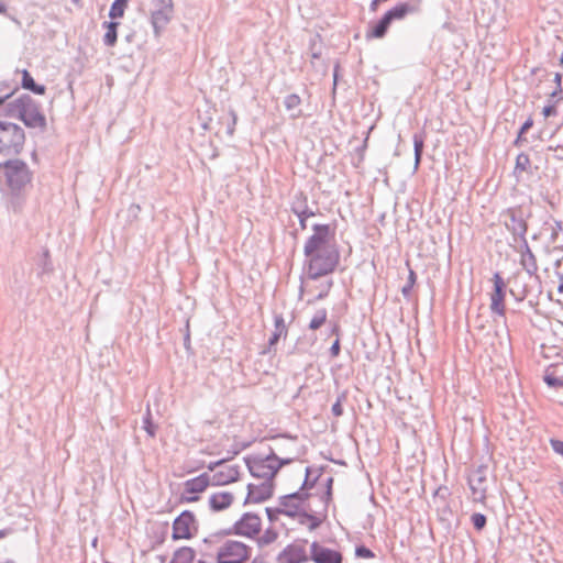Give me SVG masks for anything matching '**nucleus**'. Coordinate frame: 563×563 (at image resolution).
I'll return each instance as SVG.
<instances>
[{
  "mask_svg": "<svg viewBox=\"0 0 563 563\" xmlns=\"http://www.w3.org/2000/svg\"><path fill=\"white\" fill-rule=\"evenodd\" d=\"M559 292L563 294V275L560 277Z\"/></svg>",
  "mask_w": 563,
  "mask_h": 563,
  "instance_id": "49530a36",
  "label": "nucleus"
},
{
  "mask_svg": "<svg viewBox=\"0 0 563 563\" xmlns=\"http://www.w3.org/2000/svg\"><path fill=\"white\" fill-rule=\"evenodd\" d=\"M310 560L314 563H342V554L338 550L328 548L319 542L310 545Z\"/></svg>",
  "mask_w": 563,
  "mask_h": 563,
  "instance_id": "f8f14e48",
  "label": "nucleus"
},
{
  "mask_svg": "<svg viewBox=\"0 0 563 563\" xmlns=\"http://www.w3.org/2000/svg\"><path fill=\"white\" fill-rule=\"evenodd\" d=\"M275 325H276V332L274 333V336L271 339V344H274L275 342H277L280 335L287 334V330L284 324V319L282 317H278L275 319Z\"/></svg>",
  "mask_w": 563,
  "mask_h": 563,
  "instance_id": "7c9ffc66",
  "label": "nucleus"
},
{
  "mask_svg": "<svg viewBox=\"0 0 563 563\" xmlns=\"http://www.w3.org/2000/svg\"><path fill=\"white\" fill-rule=\"evenodd\" d=\"M305 501L306 498L303 497L302 494L294 493L286 495L280 499L279 508H266L268 519L271 521H274L277 519V516L279 514H284L287 516H296L301 510H305Z\"/></svg>",
  "mask_w": 563,
  "mask_h": 563,
  "instance_id": "6e6552de",
  "label": "nucleus"
},
{
  "mask_svg": "<svg viewBox=\"0 0 563 563\" xmlns=\"http://www.w3.org/2000/svg\"><path fill=\"white\" fill-rule=\"evenodd\" d=\"M251 548L242 541L225 540L217 548V563H245L251 558Z\"/></svg>",
  "mask_w": 563,
  "mask_h": 563,
  "instance_id": "39448f33",
  "label": "nucleus"
},
{
  "mask_svg": "<svg viewBox=\"0 0 563 563\" xmlns=\"http://www.w3.org/2000/svg\"><path fill=\"white\" fill-rule=\"evenodd\" d=\"M411 8L408 3H399L388 10L383 18L386 20V22L390 25L394 21H400L402 20L409 12Z\"/></svg>",
  "mask_w": 563,
  "mask_h": 563,
  "instance_id": "a211bd4d",
  "label": "nucleus"
},
{
  "mask_svg": "<svg viewBox=\"0 0 563 563\" xmlns=\"http://www.w3.org/2000/svg\"><path fill=\"white\" fill-rule=\"evenodd\" d=\"M198 531V523L195 515L189 511H183L173 522V540L191 539Z\"/></svg>",
  "mask_w": 563,
  "mask_h": 563,
  "instance_id": "1a4fd4ad",
  "label": "nucleus"
},
{
  "mask_svg": "<svg viewBox=\"0 0 563 563\" xmlns=\"http://www.w3.org/2000/svg\"><path fill=\"white\" fill-rule=\"evenodd\" d=\"M26 135L19 124L0 120V154L18 156L25 146Z\"/></svg>",
  "mask_w": 563,
  "mask_h": 563,
  "instance_id": "f03ea898",
  "label": "nucleus"
},
{
  "mask_svg": "<svg viewBox=\"0 0 563 563\" xmlns=\"http://www.w3.org/2000/svg\"><path fill=\"white\" fill-rule=\"evenodd\" d=\"M532 172L531 159L528 154L520 153L516 157V163L514 167V175L517 178L522 177L525 174H530Z\"/></svg>",
  "mask_w": 563,
  "mask_h": 563,
  "instance_id": "f3484780",
  "label": "nucleus"
},
{
  "mask_svg": "<svg viewBox=\"0 0 563 563\" xmlns=\"http://www.w3.org/2000/svg\"><path fill=\"white\" fill-rule=\"evenodd\" d=\"M545 382L548 383V385L550 386H562L563 385V382L562 380H559L556 378H552L550 376H545Z\"/></svg>",
  "mask_w": 563,
  "mask_h": 563,
  "instance_id": "ea45409f",
  "label": "nucleus"
},
{
  "mask_svg": "<svg viewBox=\"0 0 563 563\" xmlns=\"http://www.w3.org/2000/svg\"><path fill=\"white\" fill-rule=\"evenodd\" d=\"M247 488L249 492L245 504H260L271 498L273 495V483L269 481H263L258 484H249Z\"/></svg>",
  "mask_w": 563,
  "mask_h": 563,
  "instance_id": "2eb2a0df",
  "label": "nucleus"
},
{
  "mask_svg": "<svg viewBox=\"0 0 563 563\" xmlns=\"http://www.w3.org/2000/svg\"><path fill=\"white\" fill-rule=\"evenodd\" d=\"M471 519L474 528L477 530H482L486 525V517L482 514H474Z\"/></svg>",
  "mask_w": 563,
  "mask_h": 563,
  "instance_id": "2f4dec72",
  "label": "nucleus"
},
{
  "mask_svg": "<svg viewBox=\"0 0 563 563\" xmlns=\"http://www.w3.org/2000/svg\"><path fill=\"white\" fill-rule=\"evenodd\" d=\"M262 520L260 516L246 512L234 525V532L239 536L254 538L261 532Z\"/></svg>",
  "mask_w": 563,
  "mask_h": 563,
  "instance_id": "9d476101",
  "label": "nucleus"
},
{
  "mask_svg": "<svg viewBox=\"0 0 563 563\" xmlns=\"http://www.w3.org/2000/svg\"><path fill=\"white\" fill-rule=\"evenodd\" d=\"M11 95H8L5 97H0V107L5 102V100L10 97Z\"/></svg>",
  "mask_w": 563,
  "mask_h": 563,
  "instance_id": "de8ad7c7",
  "label": "nucleus"
},
{
  "mask_svg": "<svg viewBox=\"0 0 563 563\" xmlns=\"http://www.w3.org/2000/svg\"><path fill=\"white\" fill-rule=\"evenodd\" d=\"M533 122H532V119H528L521 126V130H520V134H523L526 133L531 126H532Z\"/></svg>",
  "mask_w": 563,
  "mask_h": 563,
  "instance_id": "a19ab883",
  "label": "nucleus"
},
{
  "mask_svg": "<svg viewBox=\"0 0 563 563\" xmlns=\"http://www.w3.org/2000/svg\"><path fill=\"white\" fill-rule=\"evenodd\" d=\"M325 320H327V310L325 309H321L311 319V321L309 323V328L311 330H317V329H319L325 322Z\"/></svg>",
  "mask_w": 563,
  "mask_h": 563,
  "instance_id": "c756f323",
  "label": "nucleus"
},
{
  "mask_svg": "<svg viewBox=\"0 0 563 563\" xmlns=\"http://www.w3.org/2000/svg\"><path fill=\"white\" fill-rule=\"evenodd\" d=\"M233 501V496L230 493H217L210 497V506L214 510H223L228 508Z\"/></svg>",
  "mask_w": 563,
  "mask_h": 563,
  "instance_id": "6ab92c4d",
  "label": "nucleus"
},
{
  "mask_svg": "<svg viewBox=\"0 0 563 563\" xmlns=\"http://www.w3.org/2000/svg\"><path fill=\"white\" fill-rule=\"evenodd\" d=\"M308 260V275L316 279L331 274L339 264L340 254L336 247L318 252L305 253Z\"/></svg>",
  "mask_w": 563,
  "mask_h": 563,
  "instance_id": "7ed1b4c3",
  "label": "nucleus"
},
{
  "mask_svg": "<svg viewBox=\"0 0 563 563\" xmlns=\"http://www.w3.org/2000/svg\"><path fill=\"white\" fill-rule=\"evenodd\" d=\"M298 218H299V224H300L301 230H306V228H307V216L298 214Z\"/></svg>",
  "mask_w": 563,
  "mask_h": 563,
  "instance_id": "79ce46f5",
  "label": "nucleus"
},
{
  "mask_svg": "<svg viewBox=\"0 0 563 563\" xmlns=\"http://www.w3.org/2000/svg\"><path fill=\"white\" fill-rule=\"evenodd\" d=\"M309 559L305 548L297 544L287 547L282 554L284 563H306Z\"/></svg>",
  "mask_w": 563,
  "mask_h": 563,
  "instance_id": "dca6fc26",
  "label": "nucleus"
},
{
  "mask_svg": "<svg viewBox=\"0 0 563 563\" xmlns=\"http://www.w3.org/2000/svg\"><path fill=\"white\" fill-rule=\"evenodd\" d=\"M486 467L479 466L468 478V485L472 492L474 503L484 504L486 500Z\"/></svg>",
  "mask_w": 563,
  "mask_h": 563,
  "instance_id": "9b49d317",
  "label": "nucleus"
},
{
  "mask_svg": "<svg viewBox=\"0 0 563 563\" xmlns=\"http://www.w3.org/2000/svg\"><path fill=\"white\" fill-rule=\"evenodd\" d=\"M10 112L30 129L44 130L46 118L40 104L29 95H22L9 104Z\"/></svg>",
  "mask_w": 563,
  "mask_h": 563,
  "instance_id": "f257e3e1",
  "label": "nucleus"
},
{
  "mask_svg": "<svg viewBox=\"0 0 563 563\" xmlns=\"http://www.w3.org/2000/svg\"><path fill=\"white\" fill-rule=\"evenodd\" d=\"M195 556L196 553L191 548L183 547L175 552L172 563H192Z\"/></svg>",
  "mask_w": 563,
  "mask_h": 563,
  "instance_id": "4be33fe9",
  "label": "nucleus"
},
{
  "mask_svg": "<svg viewBox=\"0 0 563 563\" xmlns=\"http://www.w3.org/2000/svg\"><path fill=\"white\" fill-rule=\"evenodd\" d=\"M7 3L4 2V0H0V14H4L7 13Z\"/></svg>",
  "mask_w": 563,
  "mask_h": 563,
  "instance_id": "37998d69",
  "label": "nucleus"
},
{
  "mask_svg": "<svg viewBox=\"0 0 563 563\" xmlns=\"http://www.w3.org/2000/svg\"><path fill=\"white\" fill-rule=\"evenodd\" d=\"M21 75H22V82L21 84H22V87L24 89L31 90V91H33L36 95H44L45 93V91H46L45 86L35 84L33 77L31 76V74L26 69L21 70Z\"/></svg>",
  "mask_w": 563,
  "mask_h": 563,
  "instance_id": "412c9836",
  "label": "nucleus"
},
{
  "mask_svg": "<svg viewBox=\"0 0 563 563\" xmlns=\"http://www.w3.org/2000/svg\"><path fill=\"white\" fill-rule=\"evenodd\" d=\"M406 266L408 267L409 274L407 284L402 287L401 292L404 296L408 297L417 282V275L415 271L411 268L409 261L406 262Z\"/></svg>",
  "mask_w": 563,
  "mask_h": 563,
  "instance_id": "bb28decb",
  "label": "nucleus"
},
{
  "mask_svg": "<svg viewBox=\"0 0 563 563\" xmlns=\"http://www.w3.org/2000/svg\"><path fill=\"white\" fill-rule=\"evenodd\" d=\"M389 27V24L386 22L384 18L380 19V21L371 29V31L367 32L366 37L367 38H382L387 30Z\"/></svg>",
  "mask_w": 563,
  "mask_h": 563,
  "instance_id": "b1692460",
  "label": "nucleus"
},
{
  "mask_svg": "<svg viewBox=\"0 0 563 563\" xmlns=\"http://www.w3.org/2000/svg\"><path fill=\"white\" fill-rule=\"evenodd\" d=\"M335 246V225L316 224L313 233L305 243L303 253L318 252Z\"/></svg>",
  "mask_w": 563,
  "mask_h": 563,
  "instance_id": "423d86ee",
  "label": "nucleus"
},
{
  "mask_svg": "<svg viewBox=\"0 0 563 563\" xmlns=\"http://www.w3.org/2000/svg\"><path fill=\"white\" fill-rule=\"evenodd\" d=\"M295 460V456H278L276 453L267 455L265 459L254 461L250 470L256 477L272 482L282 465L288 464Z\"/></svg>",
  "mask_w": 563,
  "mask_h": 563,
  "instance_id": "0eeeda50",
  "label": "nucleus"
},
{
  "mask_svg": "<svg viewBox=\"0 0 563 563\" xmlns=\"http://www.w3.org/2000/svg\"><path fill=\"white\" fill-rule=\"evenodd\" d=\"M413 145H415V165L416 167L420 164L424 141L422 135L413 136Z\"/></svg>",
  "mask_w": 563,
  "mask_h": 563,
  "instance_id": "c85d7f7f",
  "label": "nucleus"
},
{
  "mask_svg": "<svg viewBox=\"0 0 563 563\" xmlns=\"http://www.w3.org/2000/svg\"><path fill=\"white\" fill-rule=\"evenodd\" d=\"M550 443H551L553 451L563 456V441L551 440Z\"/></svg>",
  "mask_w": 563,
  "mask_h": 563,
  "instance_id": "c9c22d12",
  "label": "nucleus"
},
{
  "mask_svg": "<svg viewBox=\"0 0 563 563\" xmlns=\"http://www.w3.org/2000/svg\"><path fill=\"white\" fill-rule=\"evenodd\" d=\"M297 214H305L307 216V220L310 218V217H313L314 213L312 211H308V210H303L301 212H298Z\"/></svg>",
  "mask_w": 563,
  "mask_h": 563,
  "instance_id": "a18cd8bd",
  "label": "nucleus"
},
{
  "mask_svg": "<svg viewBox=\"0 0 563 563\" xmlns=\"http://www.w3.org/2000/svg\"><path fill=\"white\" fill-rule=\"evenodd\" d=\"M542 114L543 117L547 119L551 115H555L556 114V108L552 104L550 106H545L543 109H542Z\"/></svg>",
  "mask_w": 563,
  "mask_h": 563,
  "instance_id": "4c0bfd02",
  "label": "nucleus"
},
{
  "mask_svg": "<svg viewBox=\"0 0 563 563\" xmlns=\"http://www.w3.org/2000/svg\"><path fill=\"white\" fill-rule=\"evenodd\" d=\"M278 538V533L274 528H267L264 533L258 537L257 543L260 547L268 545L273 542H275Z\"/></svg>",
  "mask_w": 563,
  "mask_h": 563,
  "instance_id": "a878e982",
  "label": "nucleus"
},
{
  "mask_svg": "<svg viewBox=\"0 0 563 563\" xmlns=\"http://www.w3.org/2000/svg\"><path fill=\"white\" fill-rule=\"evenodd\" d=\"M129 0H115L109 12L111 19L122 18L128 5Z\"/></svg>",
  "mask_w": 563,
  "mask_h": 563,
  "instance_id": "393cba45",
  "label": "nucleus"
},
{
  "mask_svg": "<svg viewBox=\"0 0 563 563\" xmlns=\"http://www.w3.org/2000/svg\"><path fill=\"white\" fill-rule=\"evenodd\" d=\"M342 401H343V397H340L332 406V412L335 417H340L343 413Z\"/></svg>",
  "mask_w": 563,
  "mask_h": 563,
  "instance_id": "72a5a7b5",
  "label": "nucleus"
},
{
  "mask_svg": "<svg viewBox=\"0 0 563 563\" xmlns=\"http://www.w3.org/2000/svg\"><path fill=\"white\" fill-rule=\"evenodd\" d=\"M356 555L358 558H364V559H371V558L374 556L373 552L369 549L365 548V547L357 548L356 549Z\"/></svg>",
  "mask_w": 563,
  "mask_h": 563,
  "instance_id": "f704fd0d",
  "label": "nucleus"
},
{
  "mask_svg": "<svg viewBox=\"0 0 563 563\" xmlns=\"http://www.w3.org/2000/svg\"><path fill=\"white\" fill-rule=\"evenodd\" d=\"M494 290L490 294V309L498 316L505 314V288L506 284L499 273L493 276Z\"/></svg>",
  "mask_w": 563,
  "mask_h": 563,
  "instance_id": "ddd939ff",
  "label": "nucleus"
},
{
  "mask_svg": "<svg viewBox=\"0 0 563 563\" xmlns=\"http://www.w3.org/2000/svg\"><path fill=\"white\" fill-rule=\"evenodd\" d=\"M301 100H300V97L297 96V95H289L286 99H285V106L287 109H292V108H296L300 104Z\"/></svg>",
  "mask_w": 563,
  "mask_h": 563,
  "instance_id": "473e14b6",
  "label": "nucleus"
},
{
  "mask_svg": "<svg viewBox=\"0 0 563 563\" xmlns=\"http://www.w3.org/2000/svg\"><path fill=\"white\" fill-rule=\"evenodd\" d=\"M238 477V472L231 466L221 468L213 475V483L217 485H225L234 482Z\"/></svg>",
  "mask_w": 563,
  "mask_h": 563,
  "instance_id": "aec40b11",
  "label": "nucleus"
},
{
  "mask_svg": "<svg viewBox=\"0 0 563 563\" xmlns=\"http://www.w3.org/2000/svg\"><path fill=\"white\" fill-rule=\"evenodd\" d=\"M7 536V532L4 530L0 531V539L5 537Z\"/></svg>",
  "mask_w": 563,
  "mask_h": 563,
  "instance_id": "8fccbe9b",
  "label": "nucleus"
},
{
  "mask_svg": "<svg viewBox=\"0 0 563 563\" xmlns=\"http://www.w3.org/2000/svg\"><path fill=\"white\" fill-rule=\"evenodd\" d=\"M330 352L332 356H338L340 354V341L335 340V342L332 344Z\"/></svg>",
  "mask_w": 563,
  "mask_h": 563,
  "instance_id": "58836bf2",
  "label": "nucleus"
},
{
  "mask_svg": "<svg viewBox=\"0 0 563 563\" xmlns=\"http://www.w3.org/2000/svg\"><path fill=\"white\" fill-rule=\"evenodd\" d=\"M320 522H321L320 519L314 516H308L307 521H305V523H307V526L311 530L317 528L320 525Z\"/></svg>",
  "mask_w": 563,
  "mask_h": 563,
  "instance_id": "e433bc0d",
  "label": "nucleus"
},
{
  "mask_svg": "<svg viewBox=\"0 0 563 563\" xmlns=\"http://www.w3.org/2000/svg\"><path fill=\"white\" fill-rule=\"evenodd\" d=\"M379 3H380V1L373 0V1L371 2V10H372V11H376V10H377V8H378V4H379Z\"/></svg>",
  "mask_w": 563,
  "mask_h": 563,
  "instance_id": "c03bdc74",
  "label": "nucleus"
},
{
  "mask_svg": "<svg viewBox=\"0 0 563 563\" xmlns=\"http://www.w3.org/2000/svg\"><path fill=\"white\" fill-rule=\"evenodd\" d=\"M106 27V33L103 35V42L108 46H113L117 43L118 40V22H106L103 24Z\"/></svg>",
  "mask_w": 563,
  "mask_h": 563,
  "instance_id": "5701e85b",
  "label": "nucleus"
},
{
  "mask_svg": "<svg viewBox=\"0 0 563 563\" xmlns=\"http://www.w3.org/2000/svg\"><path fill=\"white\" fill-rule=\"evenodd\" d=\"M0 175L11 189H20L31 181L32 174L27 165L20 159H11L0 164Z\"/></svg>",
  "mask_w": 563,
  "mask_h": 563,
  "instance_id": "20e7f679",
  "label": "nucleus"
},
{
  "mask_svg": "<svg viewBox=\"0 0 563 563\" xmlns=\"http://www.w3.org/2000/svg\"><path fill=\"white\" fill-rule=\"evenodd\" d=\"M560 66H561V68L563 69V52H562V55H561V57H560Z\"/></svg>",
  "mask_w": 563,
  "mask_h": 563,
  "instance_id": "09e8293b",
  "label": "nucleus"
},
{
  "mask_svg": "<svg viewBox=\"0 0 563 563\" xmlns=\"http://www.w3.org/2000/svg\"><path fill=\"white\" fill-rule=\"evenodd\" d=\"M170 11L172 9L168 12L159 10L153 13L152 19L155 29L163 27L168 22Z\"/></svg>",
  "mask_w": 563,
  "mask_h": 563,
  "instance_id": "cd10ccee",
  "label": "nucleus"
},
{
  "mask_svg": "<svg viewBox=\"0 0 563 563\" xmlns=\"http://www.w3.org/2000/svg\"><path fill=\"white\" fill-rule=\"evenodd\" d=\"M210 483L208 474H201L195 478L188 479L184 484L183 498L186 501H196L198 499V495L205 492Z\"/></svg>",
  "mask_w": 563,
  "mask_h": 563,
  "instance_id": "4468645a",
  "label": "nucleus"
}]
</instances>
